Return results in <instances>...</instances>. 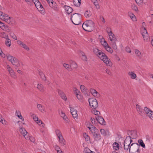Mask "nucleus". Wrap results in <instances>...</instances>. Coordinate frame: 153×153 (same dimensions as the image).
<instances>
[{
    "label": "nucleus",
    "mask_w": 153,
    "mask_h": 153,
    "mask_svg": "<svg viewBox=\"0 0 153 153\" xmlns=\"http://www.w3.org/2000/svg\"><path fill=\"white\" fill-rule=\"evenodd\" d=\"M94 24L92 20H88L85 21L82 25L84 30L88 32L92 31L94 28Z\"/></svg>",
    "instance_id": "obj_1"
},
{
    "label": "nucleus",
    "mask_w": 153,
    "mask_h": 153,
    "mask_svg": "<svg viewBox=\"0 0 153 153\" xmlns=\"http://www.w3.org/2000/svg\"><path fill=\"white\" fill-rule=\"evenodd\" d=\"M97 55V56L106 64L109 66H111L112 65V63L109 59L108 57L106 56L105 54L102 52L101 51Z\"/></svg>",
    "instance_id": "obj_2"
},
{
    "label": "nucleus",
    "mask_w": 153,
    "mask_h": 153,
    "mask_svg": "<svg viewBox=\"0 0 153 153\" xmlns=\"http://www.w3.org/2000/svg\"><path fill=\"white\" fill-rule=\"evenodd\" d=\"M81 15L80 14L75 13L74 14L71 18L72 23L75 25H79L82 22Z\"/></svg>",
    "instance_id": "obj_3"
},
{
    "label": "nucleus",
    "mask_w": 153,
    "mask_h": 153,
    "mask_svg": "<svg viewBox=\"0 0 153 153\" xmlns=\"http://www.w3.org/2000/svg\"><path fill=\"white\" fill-rule=\"evenodd\" d=\"M139 146L137 143H132L129 149V153H139L140 150L139 149Z\"/></svg>",
    "instance_id": "obj_4"
},
{
    "label": "nucleus",
    "mask_w": 153,
    "mask_h": 153,
    "mask_svg": "<svg viewBox=\"0 0 153 153\" xmlns=\"http://www.w3.org/2000/svg\"><path fill=\"white\" fill-rule=\"evenodd\" d=\"M0 19L9 24L13 20L12 18L8 15L0 11Z\"/></svg>",
    "instance_id": "obj_5"
},
{
    "label": "nucleus",
    "mask_w": 153,
    "mask_h": 153,
    "mask_svg": "<svg viewBox=\"0 0 153 153\" xmlns=\"http://www.w3.org/2000/svg\"><path fill=\"white\" fill-rule=\"evenodd\" d=\"M0 19L9 24L13 20L12 18L8 15L0 11Z\"/></svg>",
    "instance_id": "obj_6"
},
{
    "label": "nucleus",
    "mask_w": 153,
    "mask_h": 153,
    "mask_svg": "<svg viewBox=\"0 0 153 153\" xmlns=\"http://www.w3.org/2000/svg\"><path fill=\"white\" fill-rule=\"evenodd\" d=\"M132 140L129 137H126L124 142V148L126 150H128L130 147L131 143Z\"/></svg>",
    "instance_id": "obj_7"
},
{
    "label": "nucleus",
    "mask_w": 153,
    "mask_h": 153,
    "mask_svg": "<svg viewBox=\"0 0 153 153\" xmlns=\"http://www.w3.org/2000/svg\"><path fill=\"white\" fill-rule=\"evenodd\" d=\"M88 102L90 107L91 108H96L98 106L97 100L94 98H89Z\"/></svg>",
    "instance_id": "obj_8"
},
{
    "label": "nucleus",
    "mask_w": 153,
    "mask_h": 153,
    "mask_svg": "<svg viewBox=\"0 0 153 153\" xmlns=\"http://www.w3.org/2000/svg\"><path fill=\"white\" fill-rule=\"evenodd\" d=\"M142 35L145 41H148L150 40L148 33L145 27H143L142 31Z\"/></svg>",
    "instance_id": "obj_9"
},
{
    "label": "nucleus",
    "mask_w": 153,
    "mask_h": 153,
    "mask_svg": "<svg viewBox=\"0 0 153 153\" xmlns=\"http://www.w3.org/2000/svg\"><path fill=\"white\" fill-rule=\"evenodd\" d=\"M128 136L127 137H129L131 139H133L137 137V131H129L127 132Z\"/></svg>",
    "instance_id": "obj_10"
},
{
    "label": "nucleus",
    "mask_w": 153,
    "mask_h": 153,
    "mask_svg": "<svg viewBox=\"0 0 153 153\" xmlns=\"http://www.w3.org/2000/svg\"><path fill=\"white\" fill-rule=\"evenodd\" d=\"M96 121L100 124L102 125H105V122L102 117L100 116H97V117H96Z\"/></svg>",
    "instance_id": "obj_11"
},
{
    "label": "nucleus",
    "mask_w": 153,
    "mask_h": 153,
    "mask_svg": "<svg viewBox=\"0 0 153 153\" xmlns=\"http://www.w3.org/2000/svg\"><path fill=\"white\" fill-rule=\"evenodd\" d=\"M92 134L95 141H97L101 139V136L98 131L94 132V133Z\"/></svg>",
    "instance_id": "obj_12"
},
{
    "label": "nucleus",
    "mask_w": 153,
    "mask_h": 153,
    "mask_svg": "<svg viewBox=\"0 0 153 153\" xmlns=\"http://www.w3.org/2000/svg\"><path fill=\"white\" fill-rule=\"evenodd\" d=\"M70 112L74 119H77L78 117L77 111L73 108H71Z\"/></svg>",
    "instance_id": "obj_13"
},
{
    "label": "nucleus",
    "mask_w": 153,
    "mask_h": 153,
    "mask_svg": "<svg viewBox=\"0 0 153 153\" xmlns=\"http://www.w3.org/2000/svg\"><path fill=\"white\" fill-rule=\"evenodd\" d=\"M109 29H110V32L109 33L108 35L110 41H117V39H116L111 29L109 28Z\"/></svg>",
    "instance_id": "obj_14"
},
{
    "label": "nucleus",
    "mask_w": 153,
    "mask_h": 153,
    "mask_svg": "<svg viewBox=\"0 0 153 153\" xmlns=\"http://www.w3.org/2000/svg\"><path fill=\"white\" fill-rule=\"evenodd\" d=\"M19 131L23 135L25 138L26 139H28V137L27 136V132L26 130L23 127H21L20 128Z\"/></svg>",
    "instance_id": "obj_15"
},
{
    "label": "nucleus",
    "mask_w": 153,
    "mask_h": 153,
    "mask_svg": "<svg viewBox=\"0 0 153 153\" xmlns=\"http://www.w3.org/2000/svg\"><path fill=\"white\" fill-rule=\"evenodd\" d=\"M17 42L18 44L21 47H22L26 50L29 51V47L22 42L18 40L17 41Z\"/></svg>",
    "instance_id": "obj_16"
},
{
    "label": "nucleus",
    "mask_w": 153,
    "mask_h": 153,
    "mask_svg": "<svg viewBox=\"0 0 153 153\" xmlns=\"http://www.w3.org/2000/svg\"><path fill=\"white\" fill-rule=\"evenodd\" d=\"M12 64L16 67H19L20 65L19 61L16 57H14L13 59L11 62Z\"/></svg>",
    "instance_id": "obj_17"
},
{
    "label": "nucleus",
    "mask_w": 153,
    "mask_h": 153,
    "mask_svg": "<svg viewBox=\"0 0 153 153\" xmlns=\"http://www.w3.org/2000/svg\"><path fill=\"white\" fill-rule=\"evenodd\" d=\"M136 108L137 112L141 116H143L144 114V112L143 109L141 108V107L139 105L137 104L136 105Z\"/></svg>",
    "instance_id": "obj_18"
},
{
    "label": "nucleus",
    "mask_w": 153,
    "mask_h": 153,
    "mask_svg": "<svg viewBox=\"0 0 153 153\" xmlns=\"http://www.w3.org/2000/svg\"><path fill=\"white\" fill-rule=\"evenodd\" d=\"M57 91L59 95L61 97V98L62 99L66 100L67 99V97L64 92L62 91L59 89H58Z\"/></svg>",
    "instance_id": "obj_19"
},
{
    "label": "nucleus",
    "mask_w": 153,
    "mask_h": 153,
    "mask_svg": "<svg viewBox=\"0 0 153 153\" xmlns=\"http://www.w3.org/2000/svg\"><path fill=\"white\" fill-rule=\"evenodd\" d=\"M64 7L65 11L68 14L71 13L73 11V9L70 6L65 5L64 6Z\"/></svg>",
    "instance_id": "obj_20"
},
{
    "label": "nucleus",
    "mask_w": 153,
    "mask_h": 153,
    "mask_svg": "<svg viewBox=\"0 0 153 153\" xmlns=\"http://www.w3.org/2000/svg\"><path fill=\"white\" fill-rule=\"evenodd\" d=\"M90 91L91 94H92L94 96L97 97H99L100 95L99 93L95 90L93 89H91Z\"/></svg>",
    "instance_id": "obj_21"
},
{
    "label": "nucleus",
    "mask_w": 153,
    "mask_h": 153,
    "mask_svg": "<svg viewBox=\"0 0 153 153\" xmlns=\"http://www.w3.org/2000/svg\"><path fill=\"white\" fill-rule=\"evenodd\" d=\"M0 27L4 30L7 31H8L9 30V29L8 28V27L5 25V24L1 22L0 23Z\"/></svg>",
    "instance_id": "obj_22"
},
{
    "label": "nucleus",
    "mask_w": 153,
    "mask_h": 153,
    "mask_svg": "<svg viewBox=\"0 0 153 153\" xmlns=\"http://www.w3.org/2000/svg\"><path fill=\"white\" fill-rule=\"evenodd\" d=\"M90 125L91 126V128H90V131L92 134H94V132H97L98 131L97 128H96L94 125H92L91 123H90Z\"/></svg>",
    "instance_id": "obj_23"
},
{
    "label": "nucleus",
    "mask_w": 153,
    "mask_h": 153,
    "mask_svg": "<svg viewBox=\"0 0 153 153\" xmlns=\"http://www.w3.org/2000/svg\"><path fill=\"white\" fill-rule=\"evenodd\" d=\"M37 88L40 91L42 92H43L45 91L44 87L41 84H38L37 85Z\"/></svg>",
    "instance_id": "obj_24"
},
{
    "label": "nucleus",
    "mask_w": 153,
    "mask_h": 153,
    "mask_svg": "<svg viewBox=\"0 0 153 153\" xmlns=\"http://www.w3.org/2000/svg\"><path fill=\"white\" fill-rule=\"evenodd\" d=\"M33 2L35 4L36 8L38 9L39 7H40L41 5H42L40 2L38 0H33Z\"/></svg>",
    "instance_id": "obj_25"
},
{
    "label": "nucleus",
    "mask_w": 153,
    "mask_h": 153,
    "mask_svg": "<svg viewBox=\"0 0 153 153\" xmlns=\"http://www.w3.org/2000/svg\"><path fill=\"white\" fill-rule=\"evenodd\" d=\"M58 138L59 139V142L62 146H64L65 145L66 142L63 138L62 136H60V137Z\"/></svg>",
    "instance_id": "obj_26"
},
{
    "label": "nucleus",
    "mask_w": 153,
    "mask_h": 153,
    "mask_svg": "<svg viewBox=\"0 0 153 153\" xmlns=\"http://www.w3.org/2000/svg\"><path fill=\"white\" fill-rule=\"evenodd\" d=\"M80 88L82 92L84 94L86 95L87 94V89L83 85H81L80 86Z\"/></svg>",
    "instance_id": "obj_27"
},
{
    "label": "nucleus",
    "mask_w": 153,
    "mask_h": 153,
    "mask_svg": "<svg viewBox=\"0 0 153 153\" xmlns=\"http://www.w3.org/2000/svg\"><path fill=\"white\" fill-rule=\"evenodd\" d=\"M128 75L130 76L132 79H135L137 77L136 75L134 73V72H129L128 73Z\"/></svg>",
    "instance_id": "obj_28"
},
{
    "label": "nucleus",
    "mask_w": 153,
    "mask_h": 153,
    "mask_svg": "<svg viewBox=\"0 0 153 153\" xmlns=\"http://www.w3.org/2000/svg\"><path fill=\"white\" fill-rule=\"evenodd\" d=\"M6 37H6L5 43L7 46L9 47L11 45V40L10 39L8 38V36H7Z\"/></svg>",
    "instance_id": "obj_29"
},
{
    "label": "nucleus",
    "mask_w": 153,
    "mask_h": 153,
    "mask_svg": "<svg viewBox=\"0 0 153 153\" xmlns=\"http://www.w3.org/2000/svg\"><path fill=\"white\" fill-rule=\"evenodd\" d=\"M116 41H114L111 42H110V45L114 50H116L117 49V46L116 43Z\"/></svg>",
    "instance_id": "obj_30"
},
{
    "label": "nucleus",
    "mask_w": 153,
    "mask_h": 153,
    "mask_svg": "<svg viewBox=\"0 0 153 153\" xmlns=\"http://www.w3.org/2000/svg\"><path fill=\"white\" fill-rule=\"evenodd\" d=\"M37 107L39 110L42 112L45 111V108L41 104L37 105Z\"/></svg>",
    "instance_id": "obj_31"
},
{
    "label": "nucleus",
    "mask_w": 153,
    "mask_h": 153,
    "mask_svg": "<svg viewBox=\"0 0 153 153\" xmlns=\"http://www.w3.org/2000/svg\"><path fill=\"white\" fill-rule=\"evenodd\" d=\"M100 132L104 136H106L109 133V131L108 130H105L104 129H100Z\"/></svg>",
    "instance_id": "obj_32"
},
{
    "label": "nucleus",
    "mask_w": 153,
    "mask_h": 153,
    "mask_svg": "<svg viewBox=\"0 0 153 153\" xmlns=\"http://www.w3.org/2000/svg\"><path fill=\"white\" fill-rule=\"evenodd\" d=\"M92 15V13L90 10H87L84 13L85 16L87 18H89Z\"/></svg>",
    "instance_id": "obj_33"
},
{
    "label": "nucleus",
    "mask_w": 153,
    "mask_h": 153,
    "mask_svg": "<svg viewBox=\"0 0 153 153\" xmlns=\"http://www.w3.org/2000/svg\"><path fill=\"white\" fill-rule=\"evenodd\" d=\"M9 72L12 77L14 79H16L17 78V77L15 74V72L13 70L10 71Z\"/></svg>",
    "instance_id": "obj_34"
},
{
    "label": "nucleus",
    "mask_w": 153,
    "mask_h": 153,
    "mask_svg": "<svg viewBox=\"0 0 153 153\" xmlns=\"http://www.w3.org/2000/svg\"><path fill=\"white\" fill-rule=\"evenodd\" d=\"M73 3L74 5L79 6L81 4V0H73Z\"/></svg>",
    "instance_id": "obj_35"
},
{
    "label": "nucleus",
    "mask_w": 153,
    "mask_h": 153,
    "mask_svg": "<svg viewBox=\"0 0 153 153\" xmlns=\"http://www.w3.org/2000/svg\"><path fill=\"white\" fill-rule=\"evenodd\" d=\"M113 148L115 150H117L119 149V145L118 143L115 142L113 144Z\"/></svg>",
    "instance_id": "obj_36"
},
{
    "label": "nucleus",
    "mask_w": 153,
    "mask_h": 153,
    "mask_svg": "<svg viewBox=\"0 0 153 153\" xmlns=\"http://www.w3.org/2000/svg\"><path fill=\"white\" fill-rule=\"evenodd\" d=\"M41 7H39L38 8V10L42 14H43L45 13V9L43 7L42 5H41Z\"/></svg>",
    "instance_id": "obj_37"
},
{
    "label": "nucleus",
    "mask_w": 153,
    "mask_h": 153,
    "mask_svg": "<svg viewBox=\"0 0 153 153\" xmlns=\"http://www.w3.org/2000/svg\"><path fill=\"white\" fill-rule=\"evenodd\" d=\"M92 1L93 3L94 4L96 7L97 9L100 8V6L97 0H91Z\"/></svg>",
    "instance_id": "obj_38"
},
{
    "label": "nucleus",
    "mask_w": 153,
    "mask_h": 153,
    "mask_svg": "<svg viewBox=\"0 0 153 153\" xmlns=\"http://www.w3.org/2000/svg\"><path fill=\"white\" fill-rule=\"evenodd\" d=\"M71 70L73 68H76L78 67V65L76 62H72L71 64Z\"/></svg>",
    "instance_id": "obj_39"
},
{
    "label": "nucleus",
    "mask_w": 153,
    "mask_h": 153,
    "mask_svg": "<svg viewBox=\"0 0 153 153\" xmlns=\"http://www.w3.org/2000/svg\"><path fill=\"white\" fill-rule=\"evenodd\" d=\"M100 42L101 44L104 46V47H106V46L107 45H108L106 41L105 40L104 38H102L101 39Z\"/></svg>",
    "instance_id": "obj_40"
},
{
    "label": "nucleus",
    "mask_w": 153,
    "mask_h": 153,
    "mask_svg": "<svg viewBox=\"0 0 153 153\" xmlns=\"http://www.w3.org/2000/svg\"><path fill=\"white\" fill-rule=\"evenodd\" d=\"M83 136L85 138V141L88 142H89L90 138L89 136L86 133H84L83 134Z\"/></svg>",
    "instance_id": "obj_41"
},
{
    "label": "nucleus",
    "mask_w": 153,
    "mask_h": 153,
    "mask_svg": "<svg viewBox=\"0 0 153 153\" xmlns=\"http://www.w3.org/2000/svg\"><path fill=\"white\" fill-rule=\"evenodd\" d=\"M139 145L141 146L143 148H145V146L142 140H139L138 141Z\"/></svg>",
    "instance_id": "obj_42"
},
{
    "label": "nucleus",
    "mask_w": 153,
    "mask_h": 153,
    "mask_svg": "<svg viewBox=\"0 0 153 153\" xmlns=\"http://www.w3.org/2000/svg\"><path fill=\"white\" fill-rule=\"evenodd\" d=\"M0 122L2 124L4 125H6L7 122L3 118L2 115L0 114Z\"/></svg>",
    "instance_id": "obj_43"
},
{
    "label": "nucleus",
    "mask_w": 153,
    "mask_h": 153,
    "mask_svg": "<svg viewBox=\"0 0 153 153\" xmlns=\"http://www.w3.org/2000/svg\"><path fill=\"white\" fill-rule=\"evenodd\" d=\"M63 66L68 71H71V66L69 64L64 63L63 64Z\"/></svg>",
    "instance_id": "obj_44"
},
{
    "label": "nucleus",
    "mask_w": 153,
    "mask_h": 153,
    "mask_svg": "<svg viewBox=\"0 0 153 153\" xmlns=\"http://www.w3.org/2000/svg\"><path fill=\"white\" fill-rule=\"evenodd\" d=\"M144 111L145 112L146 114L148 115L152 111L150 110L149 108L146 107L144 108L143 111Z\"/></svg>",
    "instance_id": "obj_45"
},
{
    "label": "nucleus",
    "mask_w": 153,
    "mask_h": 153,
    "mask_svg": "<svg viewBox=\"0 0 153 153\" xmlns=\"http://www.w3.org/2000/svg\"><path fill=\"white\" fill-rule=\"evenodd\" d=\"M104 48H105L106 50L108 52L111 53H112L113 51L112 49L108 45H106V46Z\"/></svg>",
    "instance_id": "obj_46"
},
{
    "label": "nucleus",
    "mask_w": 153,
    "mask_h": 153,
    "mask_svg": "<svg viewBox=\"0 0 153 153\" xmlns=\"http://www.w3.org/2000/svg\"><path fill=\"white\" fill-rule=\"evenodd\" d=\"M81 55L82 56V60L83 61H87V58L85 53L83 52H82L81 53Z\"/></svg>",
    "instance_id": "obj_47"
},
{
    "label": "nucleus",
    "mask_w": 153,
    "mask_h": 153,
    "mask_svg": "<svg viewBox=\"0 0 153 153\" xmlns=\"http://www.w3.org/2000/svg\"><path fill=\"white\" fill-rule=\"evenodd\" d=\"M135 52L137 56L140 58L141 57V52L138 50L136 49L135 51Z\"/></svg>",
    "instance_id": "obj_48"
},
{
    "label": "nucleus",
    "mask_w": 153,
    "mask_h": 153,
    "mask_svg": "<svg viewBox=\"0 0 153 153\" xmlns=\"http://www.w3.org/2000/svg\"><path fill=\"white\" fill-rule=\"evenodd\" d=\"M101 51L99 50L96 48H94L93 49V51L95 54L97 56L98 53L100 52Z\"/></svg>",
    "instance_id": "obj_49"
},
{
    "label": "nucleus",
    "mask_w": 153,
    "mask_h": 153,
    "mask_svg": "<svg viewBox=\"0 0 153 153\" xmlns=\"http://www.w3.org/2000/svg\"><path fill=\"white\" fill-rule=\"evenodd\" d=\"M6 57L7 59L10 61L11 62L13 59V58L14 57L9 54L7 55Z\"/></svg>",
    "instance_id": "obj_50"
},
{
    "label": "nucleus",
    "mask_w": 153,
    "mask_h": 153,
    "mask_svg": "<svg viewBox=\"0 0 153 153\" xmlns=\"http://www.w3.org/2000/svg\"><path fill=\"white\" fill-rule=\"evenodd\" d=\"M55 132L56 134V135L57 136L58 138L60 137V136H62L61 132L59 130H56L55 131Z\"/></svg>",
    "instance_id": "obj_51"
},
{
    "label": "nucleus",
    "mask_w": 153,
    "mask_h": 153,
    "mask_svg": "<svg viewBox=\"0 0 153 153\" xmlns=\"http://www.w3.org/2000/svg\"><path fill=\"white\" fill-rule=\"evenodd\" d=\"M48 3L50 7L53 6V4L54 3V1L53 0H46Z\"/></svg>",
    "instance_id": "obj_52"
},
{
    "label": "nucleus",
    "mask_w": 153,
    "mask_h": 153,
    "mask_svg": "<svg viewBox=\"0 0 153 153\" xmlns=\"http://www.w3.org/2000/svg\"><path fill=\"white\" fill-rule=\"evenodd\" d=\"M91 120L92 124V125H94L95 126H96V121L95 120V119L94 118H91Z\"/></svg>",
    "instance_id": "obj_53"
},
{
    "label": "nucleus",
    "mask_w": 153,
    "mask_h": 153,
    "mask_svg": "<svg viewBox=\"0 0 153 153\" xmlns=\"http://www.w3.org/2000/svg\"><path fill=\"white\" fill-rule=\"evenodd\" d=\"M129 16L133 21H134L135 19V15L133 13H131L129 14Z\"/></svg>",
    "instance_id": "obj_54"
},
{
    "label": "nucleus",
    "mask_w": 153,
    "mask_h": 153,
    "mask_svg": "<svg viewBox=\"0 0 153 153\" xmlns=\"http://www.w3.org/2000/svg\"><path fill=\"white\" fill-rule=\"evenodd\" d=\"M93 113L95 115H97L96 117H97V116H99V115L100 114V112L96 109H94L93 111Z\"/></svg>",
    "instance_id": "obj_55"
},
{
    "label": "nucleus",
    "mask_w": 153,
    "mask_h": 153,
    "mask_svg": "<svg viewBox=\"0 0 153 153\" xmlns=\"http://www.w3.org/2000/svg\"><path fill=\"white\" fill-rule=\"evenodd\" d=\"M16 115L18 117H22V115L21 114V113L19 111L16 110Z\"/></svg>",
    "instance_id": "obj_56"
},
{
    "label": "nucleus",
    "mask_w": 153,
    "mask_h": 153,
    "mask_svg": "<svg viewBox=\"0 0 153 153\" xmlns=\"http://www.w3.org/2000/svg\"><path fill=\"white\" fill-rule=\"evenodd\" d=\"M27 4L31 5L33 4V0H25Z\"/></svg>",
    "instance_id": "obj_57"
},
{
    "label": "nucleus",
    "mask_w": 153,
    "mask_h": 153,
    "mask_svg": "<svg viewBox=\"0 0 153 153\" xmlns=\"http://www.w3.org/2000/svg\"><path fill=\"white\" fill-rule=\"evenodd\" d=\"M91 150H90L88 148H86L84 149V153H89L91 151Z\"/></svg>",
    "instance_id": "obj_58"
},
{
    "label": "nucleus",
    "mask_w": 153,
    "mask_h": 153,
    "mask_svg": "<svg viewBox=\"0 0 153 153\" xmlns=\"http://www.w3.org/2000/svg\"><path fill=\"white\" fill-rule=\"evenodd\" d=\"M150 119L153 120V111H152L148 115Z\"/></svg>",
    "instance_id": "obj_59"
},
{
    "label": "nucleus",
    "mask_w": 153,
    "mask_h": 153,
    "mask_svg": "<svg viewBox=\"0 0 153 153\" xmlns=\"http://www.w3.org/2000/svg\"><path fill=\"white\" fill-rule=\"evenodd\" d=\"M57 5L56 4V2H54V3L53 4V6H52V7H53V9L54 10H56L57 8Z\"/></svg>",
    "instance_id": "obj_60"
},
{
    "label": "nucleus",
    "mask_w": 153,
    "mask_h": 153,
    "mask_svg": "<svg viewBox=\"0 0 153 153\" xmlns=\"http://www.w3.org/2000/svg\"><path fill=\"white\" fill-rule=\"evenodd\" d=\"M10 36H11L12 38L16 40L17 39V36L14 33H11L10 34Z\"/></svg>",
    "instance_id": "obj_61"
},
{
    "label": "nucleus",
    "mask_w": 153,
    "mask_h": 153,
    "mask_svg": "<svg viewBox=\"0 0 153 153\" xmlns=\"http://www.w3.org/2000/svg\"><path fill=\"white\" fill-rule=\"evenodd\" d=\"M132 9L133 10H134L135 11H138V9L137 7L135 5H132Z\"/></svg>",
    "instance_id": "obj_62"
},
{
    "label": "nucleus",
    "mask_w": 153,
    "mask_h": 153,
    "mask_svg": "<svg viewBox=\"0 0 153 153\" xmlns=\"http://www.w3.org/2000/svg\"><path fill=\"white\" fill-rule=\"evenodd\" d=\"M100 20H101V21H102V23H105V21L104 17L102 16H100Z\"/></svg>",
    "instance_id": "obj_63"
},
{
    "label": "nucleus",
    "mask_w": 153,
    "mask_h": 153,
    "mask_svg": "<svg viewBox=\"0 0 153 153\" xmlns=\"http://www.w3.org/2000/svg\"><path fill=\"white\" fill-rule=\"evenodd\" d=\"M41 78L44 81L46 80V78L44 74H42V75L40 76Z\"/></svg>",
    "instance_id": "obj_64"
}]
</instances>
